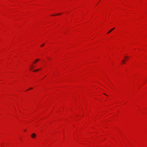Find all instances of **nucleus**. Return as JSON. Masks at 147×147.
Instances as JSON below:
<instances>
[{
	"label": "nucleus",
	"mask_w": 147,
	"mask_h": 147,
	"mask_svg": "<svg viewBox=\"0 0 147 147\" xmlns=\"http://www.w3.org/2000/svg\"><path fill=\"white\" fill-rule=\"evenodd\" d=\"M36 136V134L35 133H33L31 136V137L32 138H34Z\"/></svg>",
	"instance_id": "f257e3e1"
},
{
	"label": "nucleus",
	"mask_w": 147,
	"mask_h": 147,
	"mask_svg": "<svg viewBox=\"0 0 147 147\" xmlns=\"http://www.w3.org/2000/svg\"><path fill=\"white\" fill-rule=\"evenodd\" d=\"M115 28H114L112 29H111L108 32H107V34H109L113 30L115 29Z\"/></svg>",
	"instance_id": "f03ea898"
},
{
	"label": "nucleus",
	"mask_w": 147,
	"mask_h": 147,
	"mask_svg": "<svg viewBox=\"0 0 147 147\" xmlns=\"http://www.w3.org/2000/svg\"><path fill=\"white\" fill-rule=\"evenodd\" d=\"M41 69H37L33 71L34 72H36L38 71L39 70H40Z\"/></svg>",
	"instance_id": "7ed1b4c3"
},
{
	"label": "nucleus",
	"mask_w": 147,
	"mask_h": 147,
	"mask_svg": "<svg viewBox=\"0 0 147 147\" xmlns=\"http://www.w3.org/2000/svg\"><path fill=\"white\" fill-rule=\"evenodd\" d=\"M39 60V59H36L35 61H34V64L35 63H36Z\"/></svg>",
	"instance_id": "20e7f679"
},
{
	"label": "nucleus",
	"mask_w": 147,
	"mask_h": 147,
	"mask_svg": "<svg viewBox=\"0 0 147 147\" xmlns=\"http://www.w3.org/2000/svg\"><path fill=\"white\" fill-rule=\"evenodd\" d=\"M31 68L30 69L32 70V69H33V68H34V66L33 65H31Z\"/></svg>",
	"instance_id": "39448f33"
},
{
	"label": "nucleus",
	"mask_w": 147,
	"mask_h": 147,
	"mask_svg": "<svg viewBox=\"0 0 147 147\" xmlns=\"http://www.w3.org/2000/svg\"><path fill=\"white\" fill-rule=\"evenodd\" d=\"M121 62L123 63H125V61L124 60H122Z\"/></svg>",
	"instance_id": "423d86ee"
},
{
	"label": "nucleus",
	"mask_w": 147,
	"mask_h": 147,
	"mask_svg": "<svg viewBox=\"0 0 147 147\" xmlns=\"http://www.w3.org/2000/svg\"><path fill=\"white\" fill-rule=\"evenodd\" d=\"M61 13H58V14H56L55 15H52V16H54V15H60Z\"/></svg>",
	"instance_id": "0eeeda50"
},
{
	"label": "nucleus",
	"mask_w": 147,
	"mask_h": 147,
	"mask_svg": "<svg viewBox=\"0 0 147 147\" xmlns=\"http://www.w3.org/2000/svg\"><path fill=\"white\" fill-rule=\"evenodd\" d=\"M33 88H29L27 90H30L32 89Z\"/></svg>",
	"instance_id": "6e6552de"
},
{
	"label": "nucleus",
	"mask_w": 147,
	"mask_h": 147,
	"mask_svg": "<svg viewBox=\"0 0 147 147\" xmlns=\"http://www.w3.org/2000/svg\"><path fill=\"white\" fill-rule=\"evenodd\" d=\"M125 57L126 59V60H127V59H128V57L127 56H125Z\"/></svg>",
	"instance_id": "1a4fd4ad"
},
{
	"label": "nucleus",
	"mask_w": 147,
	"mask_h": 147,
	"mask_svg": "<svg viewBox=\"0 0 147 147\" xmlns=\"http://www.w3.org/2000/svg\"><path fill=\"white\" fill-rule=\"evenodd\" d=\"M44 44H42V45H41V47H42V46H44Z\"/></svg>",
	"instance_id": "9d476101"
},
{
	"label": "nucleus",
	"mask_w": 147,
	"mask_h": 147,
	"mask_svg": "<svg viewBox=\"0 0 147 147\" xmlns=\"http://www.w3.org/2000/svg\"><path fill=\"white\" fill-rule=\"evenodd\" d=\"M103 94H104V95H106H106V94H105L104 93Z\"/></svg>",
	"instance_id": "9b49d317"
}]
</instances>
